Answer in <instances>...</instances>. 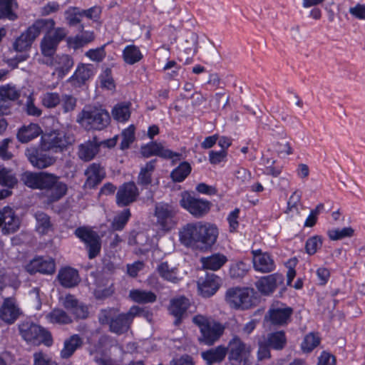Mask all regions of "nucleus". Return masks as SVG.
Masks as SVG:
<instances>
[{
  "label": "nucleus",
  "instance_id": "1",
  "mask_svg": "<svg viewBox=\"0 0 365 365\" xmlns=\"http://www.w3.org/2000/svg\"><path fill=\"white\" fill-rule=\"evenodd\" d=\"M217 228L210 223L197 222L187 223L179 231L180 242L189 247L207 250L216 242Z\"/></svg>",
  "mask_w": 365,
  "mask_h": 365
},
{
  "label": "nucleus",
  "instance_id": "2",
  "mask_svg": "<svg viewBox=\"0 0 365 365\" xmlns=\"http://www.w3.org/2000/svg\"><path fill=\"white\" fill-rule=\"evenodd\" d=\"M21 180L26 186L43 190L49 202L59 200L67 192L66 185L53 173L26 172L22 175Z\"/></svg>",
  "mask_w": 365,
  "mask_h": 365
},
{
  "label": "nucleus",
  "instance_id": "3",
  "mask_svg": "<svg viewBox=\"0 0 365 365\" xmlns=\"http://www.w3.org/2000/svg\"><path fill=\"white\" fill-rule=\"evenodd\" d=\"M118 313L115 308L103 309L100 311L98 319L101 325L108 324L111 332L120 335L129 330L136 309H130L126 313Z\"/></svg>",
  "mask_w": 365,
  "mask_h": 365
},
{
  "label": "nucleus",
  "instance_id": "4",
  "mask_svg": "<svg viewBox=\"0 0 365 365\" xmlns=\"http://www.w3.org/2000/svg\"><path fill=\"white\" fill-rule=\"evenodd\" d=\"M108 112L101 106H86L78 114L76 122L86 130H103L110 123Z\"/></svg>",
  "mask_w": 365,
  "mask_h": 365
},
{
  "label": "nucleus",
  "instance_id": "5",
  "mask_svg": "<svg viewBox=\"0 0 365 365\" xmlns=\"http://www.w3.org/2000/svg\"><path fill=\"white\" fill-rule=\"evenodd\" d=\"M192 321L200 329L198 340L202 344L212 345L223 333L224 327L207 316L197 314L192 317Z\"/></svg>",
  "mask_w": 365,
  "mask_h": 365
},
{
  "label": "nucleus",
  "instance_id": "6",
  "mask_svg": "<svg viewBox=\"0 0 365 365\" xmlns=\"http://www.w3.org/2000/svg\"><path fill=\"white\" fill-rule=\"evenodd\" d=\"M225 350L230 365H250L252 349L239 336H234Z\"/></svg>",
  "mask_w": 365,
  "mask_h": 365
},
{
  "label": "nucleus",
  "instance_id": "7",
  "mask_svg": "<svg viewBox=\"0 0 365 365\" xmlns=\"http://www.w3.org/2000/svg\"><path fill=\"white\" fill-rule=\"evenodd\" d=\"M74 142L72 135L63 130H53L42 136V147L45 150L63 152Z\"/></svg>",
  "mask_w": 365,
  "mask_h": 365
},
{
  "label": "nucleus",
  "instance_id": "8",
  "mask_svg": "<svg viewBox=\"0 0 365 365\" xmlns=\"http://www.w3.org/2000/svg\"><path fill=\"white\" fill-rule=\"evenodd\" d=\"M19 331L21 336L27 341L34 344L43 343L47 346L52 344L53 340L51 334L38 326L29 322H24L19 324Z\"/></svg>",
  "mask_w": 365,
  "mask_h": 365
},
{
  "label": "nucleus",
  "instance_id": "9",
  "mask_svg": "<svg viewBox=\"0 0 365 365\" xmlns=\"http://www.w3.org/2000/svg\"><path fill=\"white\" fill-rule=\"evenodd\" d=\"M252 292L248 288L232 287L227 290L225 300L231 307L247 309L252 306Z\"/></svg>",
  "mask_w": 365,
  "mask_h": 365
},
{
  "label": "nucleus",
  "instance_id": "10",
  "mask_svg": "<svg viewBox=\"0 0 365 365\" xmlns=\"http://www.w3.org/2000/svg\"><path fill=\"white\" fill-rule=\"evenodd\" d=\"M75 234L85 243L90 259L95 258L100 253L101 240L96 232L90 228L82 227L77 228Z\"/></svg>",
  "mask_w": 365,
  "mask_h": 365
},
{
  "label": "nucleus",
  "instance_id": "11",
  "mask_svg": "<svg viewBox=\"0 0 365 365\" xmlns=\"http://www.w3.org/2000/svg\"><path fill=\"white\" fill-rule=\"evenodd\" d=\"M67 35L64 28H56L53 34H45L41 41L40 49L41 54L46 59L51 58L55 54L60 41Z\"/></svg>",
  "mask_w": 365,
  "mask_h": 365
},
{
  "label": "nucleus",
  "instance_id": "12",
  "mask_svg": "<svg viewBox=\"0 0 365 365\" xmlns=\"http://www.w3.org/2000/svg\"><path fill=\"white\" fill-rule=\"evenodd\" d=\"M180 204L195 217L206 215L210 208V202L195 198L187 192H182Z\"/></svg>",
  "mask_w": 365,
  "mask_h": 365
},
{
  "label": "nucleus",
  "instance_id": "13",
  "mask_svg": "<svg viewBox=\"0 0 365 365\" xmlns=\"http://www.w3.org/2000/svg\"><path fill=\"white\" fill-rule=\"evenodd\" d=\"M20 225V219L12 208L4 207L0 210V228L4 235L16 232L19 229Z\"/></svg>",
  "mask_w": 365,
  "mask_h": 365
},
{
  "label": "nucleus",
  "instance_id": "14",
  "mask_svg": "<svg viewBox=\"0 0 365 365\" xmlns=\"http://www.w3.org/2000/svg\"><path fill=\"white\" fill-rule=\"evenodd\" d=\"M43 63L54 68L53 74L62 79L73 66L74 61L71 56L67 54H61L53 56L51 58L43 60Z\"/></svg>",
  "mask_w": 365,
  "mask_h": 365
},
{
  "label": "nucleus",
  "instance_id": "15",
  "mask_svg": "<svg viewBox=\"0 0 365 365\" xmlns=\"http://www.w3.org/2000/svg\"><path fill=\"white\" fill-rule=\"evenodd\" d=\"M22 314L14 297H6L0 307V319L7 324H14Z\"/></svg>",
  "mask_w": 365,
  "mask_h": 365
},
{
  "label": "nucleus",
  "instance_id": "16",
  "mask_svg": "<svg viewBox=\"0 0 365 365\" xmlns=\"http://www.w3.org/2000/svg\"><path fill=\"white\" fill-rule=\"evenodd\" d=\"M139 191L133 182L120 185L116 193V203L119 207H126L136 201Z\"/></svg>",
  "mask_w": 365,
  "mask_h": 365
},
{
  "label": "nucleus",
  "instance_id": "17",
  "mask_svg": "<svg viewBox=\"0 0 365 365\" xmlns=\"http://www.w3.org/2000/svg\"><path fill=\"white\" fill-rule=\"evenodd\" d=\"M252 253L253 265L257 271L267 273L274 269V262L269 253L262 252L261 250H253Z\"/></svg>",
  "mask_w": 365,
  "mask_h": 365
},
{
  "label": "nucleus",
  "instance_id": "18",
  "mask_svg": "<svg viewBox=\"0 0 365 365\" xmlns=\"http://www.w3.org/2000/svg\"><path fill=\"white\" fill-rule=\"evenodd\" d=\"M283 282V275L279 273H274L261 277L255 284L259 292L264 294H269L272 293L278 286L282 284Z\"/></svg>",
  "mask_w": 365,
  "mask_h": 365
},
{
  "label": "nucleus",
  "instance_id": "19",
  "mask_svg": "<svg viewBox=\"0 0 365 365\" xmlns=\"http://www.w3.org/2000/svg\"><path fill=\"white\" fill-rule=\"evenodd\" d=\"M292 314V308L280 304L270 308L265 318L273 324L283 325L287 322Z\"/></svg>",
  "mask_w": 365,
  "mask_h": 365
},
{
  "label": "nucleus",
  "instance_id": "20",
  "mask_svg": "<svg viewBox=\"0 0 365 365\" xmlns=\"http://www.w3.org/2000/svg\"><path fill=\"white\" fill-rule=\"evenodd\" d=\"M25 268L26 270L31 274L36 272L53 274L55 271V262L51 258L44 259L43 257H37L27 264Z\"/></svg>",
  "mask_w": 365,
  "mask_h": 365
},
{
  "label": "nucleus",
  "instance_id": "21",
  "mask_svg": "<svg viewBox=\"0 0 365 365\" xmlns=\"http://www.w3.org/2000/svg\"><path fill=\"white\" fill-rule=\"evenodd\" d=\"M61 303L65 309L70 311L77 318L86 319L88 315L87 307L79 303L73 295L67 294L65 297L61 298Z\"/></svg>",
  "mask_w": 365,
  "mask_h": 365
},
{
  "label": "nucleus",
  "instance_id": "22",
  "mask_svg": "<svg viewBox=\"0 0 365 365\" xmlns=\"http://www.w3.org/2000/svg\"><path fill=\"white\" fill-rule=\"evenodd\" d=\"M100 146L101 142L94 137L78 145V156L85 162L90 161L98 153Z\"/></svg>",
  "mask_w": 365,
  "mask_h": 365
},
{
  "label": "nucleus",
  "instance_id": "23",
  "mask_svg": "<svg viewBox=\"0 0 365 365\" xmlns=\"http://www.w3.org/2000/svg\"><path fill=\"white\" fill-rule=\"evenodd\" d=\"M85 175L87 179L84 186L87 188H93L105 178V171L99 164L92 163L85 170Z\"/></svg>",
  "mask_w": 365,
  "mask_h": 365
},
{
  "label": "nucleus",
  "instance_id": "24",
  "mask_svg": "<svg viewBox=\"0 0 365 365\" xmlns=\"http://www.w3.org/2000/svg\"><path fill=\"white\" fill-rule=\"evenodd\" d=\"M220 284V277L215 274H207L202 282H198V288L203 297H209L217 292Z\"/></svg>",
  "mask_w": 365,
  "mask_h": 365
},
{
  "label": "nucleus",
  "instance_id": "25",
  "mask_svg": "<svg viewBox=\"0 0 365 365\" xmlns=\"http://www.w3.org/2000/svg\"><path fill=\"white\" fill-rule=\"evenodd\" d=\"M28 158L30 163L38 169H43L53 165L56 158L44 153H38L36 150H28Z\"/></svg>",
  "mask_w": 365,
  "mask_h": 365
},
{
  "label": "nucleus",
  "instance_id": "26",
  "mask_svg": "<svg viewBox=\"0 0 365 365\" xmlns=\"http://www.w3.org/2000/svg\"><path fill=\"white\" fill-rule=\"evenodd\" d=\"M58 279L60 284L66 288L76 286L80 282L78 272L71 267H64L59 270Z\"/></svg>",
  "mask_w": 365,
  "mask_h": 365
},
{
  "label": "nucleus",
  "instance_id": "27",
  "mask_svg": "<svg viewBox=\"0 0 365 365\" xmlns=\"http://www.w3.org/2000/svg\"><path fill=\"white\" fill-rule=\"evenodd\" d=\"M140 152L145 158L158 155L165 158H171L173 156L172 151L165 149L161 143H158L157 142H152L142 146Z\"/></svg>",
  "mask_w": 365,
  "mask_h": 365
},
{
  "label": "nucleus",
  "instance_id": "28",
  "mask_svg": "<svg viewBox=\"0 0 365 365\" xmlns=\"http://www.w3.org/2000/svg\"><path fill=\"white\" fill-rule=\"evenodd\" d=\"M189 306V300L184 297H180L170 300L169 312L177 318L175 324L180 322V318L185 313Z\"/></svg>",
  "mask_w": 365,
  "mask_h": 365
},
{
  "label": "nucleus",
  "instance_id": "29",
  "mask_svg": "<svg viewBox=\"0 0 365 365\" xmlns=\"http://www.w3.org/2000/svg\"><path fill=\"white\" fill-rule=\"evenodd\" d=\"M56 22L52 19H37L29 28L30 32H33V35L36 38L41 32H45L46 34H53L55 28Z\"/></svg>",
  "mask_w": 365,
  "mask_h": 365
},
{
  "label": "nucleus",
  "instance_id": "30",
  "mask_svg": "<svg viewBox=\"0 0 365 365\" xmlns=\"http://www.w3.org/2000/svg\"><path fill=\"white\" fill-rule=\"evenodd\" d=\"M41 133V128L38 125L31 123L28 125L22 126L19 130L17 133V138L20 142L26 143L37 138Z\"/></svg>",
  "mask_w": 365,
  "mask_h": 365
},
{
  "label": "nucleus",
  "instance_id": "31",
  "mask_svg": "<svg viewBox=\"0 0 365 365\" xmlns=\"http://www.w3.org/2000/svg\"><path fill=\"white\" fill-rule=\"evenodd\" d=\"M93 74V66L90 64H80L73 76L69 78V81L78 86L85 83Z\"/></svg>",
  "mask_w": 365,
  "mask_h": 365
},
{
  "label": "nucleus",
  "instance_id": "32",
  "mask_svg": "<svg viewBox=\"0 0 365 365\" xmlns=\"http://www.w3.org/2000/svg\"><path fill=\"white\" fill-rule=\"evenodd\" d=\"M83 345V339L78 334H73L66 339L63 343V348L61 351V357L68 359L71 357L76 349Z\"/></svg>",
  "mask_w": 365,
  "mask_h": 365
},
{
  "label": "nucleus",
  "instance_id": "33",
  "mask_svg": "<svg viewBox=\"0 0 365 365\" xmlns=\"http://www.w3.org/2000/svg\"><path fill=\"white\" fill-rule=\"evenodd\" d=\"M201 355L207 365L220 363L224 360L226 356L225 346H218L202 352Z\"/></svg>",
  "mask_w": 365,
  "mask_h": 365
},
{
  "label": "nucleus",
  "instance_id": "34",
  "mask_svg": "<svg viewBox=\"0 0 365 365\" xmlns=\"http://www.w3.org/2000/svg\"><path fill=\"white\" fill-rule=\"evenodd\" d=\"M174 214L173 207L168 204L160 203L155 206V215L158 223L163 227H166L168 220L173 217Z\"/></svg>",
  "mask_w": 365,
  "mask_h": 365
},
{
  "label": "nucleus",
  "instance_id": "35",
  "mask_svg": "<svg viewBox=\"0 0 365 365\" xmlns=\"http://www.w3.org/2000/svg\"><path fill=\"white\" fill-rule=\"evenodd\" d=\"M157 270L160 277L167 281L177 283L181 279L179 277L178 268L167 262L160 263Z\"/></svg>",
  "mask_w": 365,
  "mask_h": 365
},
{
  "label": "nucleus",
  "instance_id": "36",
  "mask_svg": "<svg viewBox=\"0 0 365 365\" xmlns=\"http://www.w3.org/2000/svg\"><path fill=\"white\" fill-rule=\"evenodd\" d=\"M227 261V257L220 253L214 254L211 256L202 257L200 259L204 269L213 271L220 269Z\"/></svg>",
  "mask_w": 365,
  "mask_h": 365
},
{
  "label": "nucleus",
  "instance_id": "37",
  "mask_svg": "<svg viewBox=\"0 0 365 365\" xmlns=\"http://www.w3.org/2000/svg\"><path fill=\"white\" fill-rule=\"evenodd\" d=\"M33 34V32H30V28L29 27L25 32L22 33L21 36L16 39L13 43L14 49L16 51L21 52L29 48L33 41L36 38Z\"/></svg>",
  "mask_w": 365,
  "mask_h": 365
},
{
  "label": "nucleus",
  "instance_id": "38",
  "mask_svg": "<svg viewBox=\"0 0 365 365\" xmlns=\"http://www.w3.org/2000/svg\"><path fill=\"white\" fill-rule=\"evenodd\" d=\"M94 40V34L92 31H85L75 37H70L67 39L70 48L77 50Z\"/></svg>",
  "mask_w": 365,
  "mask_h": 365
},
{
  "label": "nucleus",
  "instance_id": "39",
  "mask_svg": "<svg viewBox=\"0 0 365 365\" xmlns=\"http://www.w3.org/2000/svg\"><path fill=\"white\" fill-rule=\"evenodd\" d=\"M263 339L270 348L276 350L282 349L287 341L284 332L282 331L268 334Z\"/></svg>",
  "mask_w": 365,
  "mask_h": 365
},
{
  "label": "nucleus",
  "instance_id": "40",
  "mask_svg": "<svg viewBox=\"0 0 365 365\" xmlns=\"http://www.w3.org/2000/svg\"><path fill=\"white\" fill-rule=\"evenodd\" d=\"M130 298L139 304L153 303L156 301V294L151 291L133 289L129 293Z\"/></svg>",
  "mask_w": 365,
  "mask_h": 365
},
{
  "label": "nucleus",
  "instance_id": "41",
  "mask_svg": "<svg viewBox=\"0 0 365 365\" xmlns=\"http://www.w3.org/2000/svg\"><path fill=\"white\" fill-rule=\"evenodd\" d=\"M17 7L16 0H0V19L14 21L17 18L14 9Z\"/></svg>",
  "mask_w": 365,
  "mask_h": 365
},
{
  "label": "nucleus",
  "instance_id": "42",
  "mask_svg": "<svg viewBox=\"0 0 365 365\" xmlns=\"http://www.w3.org/2000/svg\"><path fill=\"white\" fill-rule=\"evenodd\" d=\"M123 58L126 63L133 65L143 58V54L138 47L135 45H129L123 51Z\"/></svg>",
  "mask_w": 365,
  "mask_h": 365
},
{
  "label": "nucleus",
  "instance_id": "43",
  "mask_svg": "<svg viewBox=\"0 0 365 365\" xmlns=\"http://www.w3.org/2000/svg\"><path fill=\"white\" fill-rule=\"evenodd\" d=\"M34 217L36 220V230L41 235L46 234L51 228L50 217L44 212L38 211Z\"/></svg>",
  "mask_w": 365,
  "mask_h": 365
},
{
  "label": "nucleus",
  "instance_id": "44",
  "mask_svg": "<svg viewBox=\"0 0 365 365\" xmlns=\"http://www.w3.org/2000/svg\"><path fill=\"white\" fill-rule=\"evenodd\" d=\"M112 115L118 122L127 121L130 115V103H121L115 105L112 110Z\"/></svg>",
  "mask_w": 365,
  "mask_h": 365
},
{
  "label": "nucleus",
  "instance_id": "45",
  "mask_svg": "<svg viewBox=\"0 0 365 365\" xmlns=\"http://www.w3.org/2000/svg\"><path fill=\"white\" fill-rule=\"evenodd\" d=\"M155 160L147 163L145 166L141 168L139 173L138 182L140 185H148L151 183V175L155 168Z\"/></svg>",
  "mask_w": 365,
  "mask_h": 365
},
{
  "label": "nucleus",
  "instance_id": "46",
  "mask_svg": "<svg viewBox=\"0 0 365 365\" xmlns=\"http://www.w3.org/2000/svg\"><path fill=\"white\" fill-rule=\"evenodd\" d=\"M20 97V91L15 86L6 84L0 86V100L4 103L6 101H16Z\"/></svg>",
  "mask_w": 365,
  "mask_h": 365
},
{
  "label": "nucleus",
  "instance_id": "47",
  "mask_svg": "<svg viewBox=\"0 0 365 365\" xmlns=\"http://www.w3.org/2000/svg\"><path fill=\"white\" fill-rule=\"evenodd\" d=\"M18 182L16 175L11 170L0 166V185L9 188L14 187Z\"/></svg>",
  "mask_w": 365,
  "mask_h": 365
},
{
  "label": "nucleus",
  "instance_id": "48",
  "mask_svg": "<svg viewBox=\"0 0 365 365\" xmlns=\"http://www.w3.org/2000/svg\"><path fill=\"white\" fill-rule=\"evenodd\" d=\"M46 317L52 323L68 324L72 322L71 317L61 309H53Z\"/></svg>",
  "mask_w": 365,
  "mask_h": 365
},
{
  "label": "nucleus",
  "instance_id": "49",
  "mask_svg": "<svg viewBox=\"0 0 365 365\" xmlns=\"http://www.w3.org/2000/svg\"><path fill=\"white\" fill-rule=\"evenodd\" d=\"M327 235L331 240H340L346 237H351L354 235V230L351 227L341 229L334 228L328 230Z\"/></svg>",
  "mask_w": 365,
  "mask_h": 365
},
{
  "label": "nucleus",
  "instance_id": "50",
  "mask_svg": "<svg viewBox=\"0 0 365 365\" xmlns=\"http://www.w3.org/2000/svg\"><path fill=\"white\" fill-rule=\"evenodd\" d=\"M197 36L192 33L187 36L181 44L183 51L190 56H194L197 52Z\"/></svg>",
  "mask_w": 365,
  "mask_h": 365
},
{
  "label": "nucleus",
  "instance_id": "51",
  "mask_svg": "<svg viewBox=\"0 0 365 365\" xmlns=\"http://www.w3.org/2000/svg\"><path fill=\"white\" fill-rule=\"evenodd\" d=\"M191 167L187 162L180 164L170 174L172 179L175 182H182L190 174Z\"/></svg>",
  "mask_w": 365,
  "mask_h": 365
},
{
  "label": "nucleus",
  "instance_id": "52",
  "mask_svg": "<svg viewBox=\"0 0 365 365\" xmlns=\"http://www.w3.org/2000/svg\"><path fill=\"white\" fill-rule=\"evenodd\" d=\"M130 217L129 209H125L115 216L112 222V227L115 230H122Z\"/></svg>",
  "mask_w": 365,
  "mask_h": 365
},
{
  "label": "nucleus",
  "instance_id": "53",
  "mask_svg": "<svg viewBox=\"0 0 365 365\" xmlns=\"http://www.w3.org/2000/svg\"><path fill=\"white\" fill-rule=\"evenodd\" d=\"M42 104L48 108H53L57 106L61 102V97L57 93H46L41 99Z\"/></svg>",
  "mask_w": 365,
  "mask_h": 365
},
{
  "label": "nucleus",
  "instance_id": "54",
  "mask_svg": "<svg viewBox=\"0 0 365 365\" xmlns=\"http://www.w3.org/2000/svg\"><path fill=\"white\" fill-rule=\"evenodd\" d=\"M61 107L64 113H69L75 110L77 99L71 95L64 94L61 98Z\"/></svg>",
  "mask_w": 365,
  "mask_h": 365
},
{
  "label": "nucleus",
  "instance_id": "55",
  "mask_svg": "<svg viewBox=\"0 0 365 365\" xmlns=\"http://www.w3.org/2000/svg\"><path fill=\"white\" fill-rule=\"evenodd\" d=\"M319 344V338L313 334L307 335L302 344V349L304 351L309 352L312 351Z\"/></svg>",
  "mask_w": 365,
  "mask_h": 365
},
{
  "label": "nucleus",
  "instance_id": "56",
  "mask_svg": "<svg viewBox=\"0 0 365 365\" xmlns=\"http://www.w3.org/2000/svg\"><path fill=\"white\" fill-rule=\"evenodd\" d=\"M34 365H58V364L48 354L38 351L34 354Z\"/></svg>",
  "mask_w": 365,
  "mask_h": 365
},
{
  "label": "nucleus",
  "instance_id": "57",
  "mask_svg": "<svg viewBox=\"0 0 365 365\" xmlns=\"http://www.w3.org/2000/svg\"><path fill=\"white\" fill-rule=\"evenodd\" d=\"M19 284L16 275L10 276L4 271L0 270V291L6 285L17 287Z\"/></svg>",
  "mask_w": 365,
  "mask_h": 365
},
{
  "label": "nucleus",
  "instance_id": "58",
  "mask_svg": "<svg viewBox=\"0 0 365 365\" xmlns=\"http://www.w3.org/2000/svg\"><path fill=\"white\" fill-rule=\"evenodd\" d=\"M322 241L319 236H314L307 240L305 245L307 252L312 255H314L317 249L322 246Z\"/></svg>",
  "mask_w": 365,
  "mask_h": 365
},
{
  "label": "nucleus",
  "instance_id": "59",
  "mask_svg": "<svg viewBox=\"0 0 365 365\" xmlns=\"http://www.w3.org/2000/svg\"><path fill=\"white\" fill-rule=\"evenodd\" d=\"M105 46L103 45L96 49H90L86 53V56L93 61H102L106 56Z\"/></svg>",
  "mask_w": 365,
  "mask_h": 365
},
{
  "label": "nucleus",
  "instance_id": "60",
  "mask_svg": "<svg viewBox=\"0 0 365 365\" xmlns=\"http://www.w3.org/2000/svg\"><path fill=\"white\" fill-rule=\"evenodd\" d=\"M134 127L130 126L125 129L122 133V141L120 143L122 149H125L129 147L130 143L134 140Z\"/></svg>",
  "mask_w": 365,
  "mask_h": 365
},
{
  "label": "nucleus",
  "instance_id": "61",
  "mask_svg": "<svg viewBox=\"0 0 365 365\" xmlns=\"http://www.w3.org/2000/svg\"><path fill=\"white\" fill-rule=\"evenodd\" d=\"M234 175L235 178L242 185L247 184L252 179L251 173L244 168H237L235 171Z\"/></svg>",
  "mask_w": 365,
  "mask_h": 365
},
{
  "label": "nucleus",
  "instance_id": "62",
  "mask_svg": "<svg viewBox=\"0 0 365 365\" xmlns=\"http://www.w3.org/2000/svg\"><path fill=\"white\" fill-rule=\"evenodd\" d=\"M66 19L71 26H75L81 22L82 14L77 8H73L66 11Z\"/></svg>",
  "mask_w": 365,
  "mask_h": 365
},
{
  "label": "nucleus",
  "instance_id": "63",
  "mask_svg": "<svg viewBox=\"0 0 365 365\" xmlns=\"http://www.w3.org/2000/svg\"><path fill=\"white\" fill-rule=\"evenodd\" d=\"M259 349L257 351V357L259 360L269 359L270 357L269 346L262 339L258 342Z\"/></svg>",
  "mask_w": 365,
  "mask_h": 365
},
{
  "label": "nucleus",
  "instance_id": "64",
  "mask_svg": "<svg viewBox=\"0 0 365 365\" xmlns=\"http://www.w3.org/2000/svg\"><path fill=\"white\" fill-rule=\"evenodd\" d=\"M317 365H336L335 357L327 351H323L319 357Z\"/></svg>",
  "mask_w": 365,
  "mask_h": 365
}]
</instances>
